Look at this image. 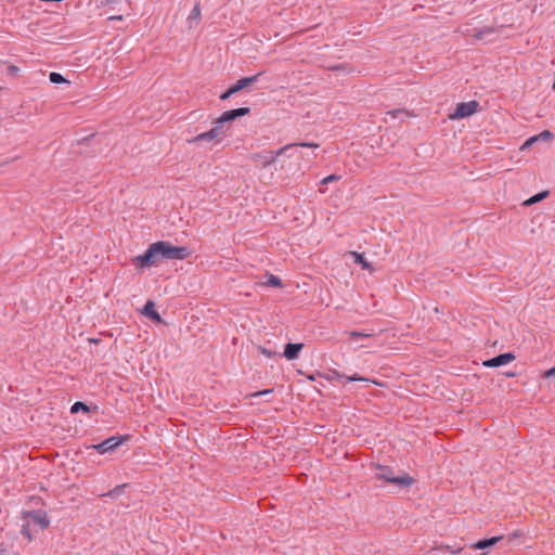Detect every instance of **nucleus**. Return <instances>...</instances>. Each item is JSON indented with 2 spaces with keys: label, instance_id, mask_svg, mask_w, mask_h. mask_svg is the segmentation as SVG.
<instances>
[{
  "label": "nucleus",
  "instance_id": "1",
  "mask_svg": "<svg viewBox=\"0 0 555 555\" xmlns=\"http://www.w3.org/2000/svg\"><path fill=\"white\" fill-rule=\"evenodd\" d=\"M160 247L159 242L151 244L143 255L132 259V263L140 270L157 264L163 259Z\"/></svg>",
  "mask_w": 555,
  "mask_h": 555
},
{
  "label": "nucleus",
  "instance_id": "2",
  "mask_svg": "<svg viewBox=\"0 0 555 555\" xmlns=\"http://www.w3.org/2000/svg\"><path fill=\"white\" fill-rule=\"evenodd\" d=\"M228 131H229V127H223L216 119L214 121V127L210 130L197 134L193 139L188 140V142L193 143V144L199 143V142H210L212 144H219L227 137Z\"/></svg>",
  "mask_w": 555,
  "mask_h": 555
},
{
  "label": "nucleus",
  "instance_id": "3",
  "mask_svg": "<svg viewBox=\"0 0 555 555\" xmlns=\"http://www.w3.org/2000/svg\"><path fill=\"white\" fill-rule=\"evenodd\" d=\"M297 145L305 146V147H312V149L319 147L318 143L287 144V145L281 147L280 150H278L274 154H273V152L256 153L251 156V159L256 163H260L263 167H267V166L272 165L275 162L278 156L283 155L286 151H288L289 149H293Z\"/></svg>",
  "mask_w": 555,
  "mask_h": 555
},
{
  "label": "nucleus",
  "instance_id": "4",
  "mask_svg": "<svg viewBox=\"0 0 555 555\" xmlns=\"http://www.w3.org/2000/svg\"><path fill=\"white\" fill-rule=\"evenodd\" d=\"M379 470L380 472L377 474V478L384 480L385 482L396 485L400 488L411 487L415 482L414 478L406 473L396 476L392 469L389 467H380Z\"/></svg>",
  "mask_w": 555,
  "mask_h": 555
},
{
  "label": "nucleus",
  "instance_id": "5",
  "mask_svg": "<svg viewBox=\"0 0 555 555\" xmlns=\"http://www.w3.org/2000/svg\"><path fill=\"white\" fill-rule=\"evenodd\" d=\"M159 244L163 245L162 256L163 259H185L189 257L190 251L184 246H172L170 243L165 241H159Z\"/></svg>",
  "mask_w": 555,
  "mask_h": 555
},
{
  "label": "nucleus",
  "instance_id": "6",
  "mask_svg": "<svg viewBox=\"0 0 555 555\" xmlns=\"http://www.w3.org/2000/svg\"><path fill=\"white\" fill-rule=\"evenodd\" d=\"M479 104L476 101L464 102L456 106L454 113L450 114V119H461L468 117L477 112Z\"/></svg>",
  "mask_w": 555,
  "mask_h": 555
},
{
  "label": "nucleus",
  "instance_id": "7",
  "mask_svg": "<svg viewBox=\"0 0 555 555\" xmlns=\"http://www.w3.org/2000/svg\"><path fill=\"white\" fill-rule=\"evenodd\" d=\"M128 440L127 436L124 437H109L106 440H104L101 443L92 446L93 449H95L100 454H104L108 451L115 450L117 447H119L124 441Z\"/></svg>",
  "mask_w": 555,
  "mask_h": 555
},
{
  "label": "nucleus",
  "instance_id": "8",
  "mask_svg": "<svg viewBox=\"0 0 555 555\" xmlns=\"http://www.w3.org/2000/svg\"><path fill=\"white\" fill-rule=\"evenodd\" d=\"M249 113H250V109L248 107H240V108H235V109H231V111H225L220 115V117L217 118V120L223 127L230 128V126H229L230 121H232L238 117L248 115Z\"/></svg>",
  "mask_w": 555,
  "mask_h": 555
},
{
  "label": "nucleus",
  "instance_id": "9",
  "mask_svg": "<svg viewBox=\"0 0 555 555\" xmlns=\"http://www.w3.org/2000/svg\"><path fill=\"white\" fill-rule=\"evenodd\" d=\"M249 113H250V109L248 107H240V108H235V109H231V111H225L220 115V117L217 118V120L223 127L230 128V126H229L230 121H232L238 117L248 115Z\"/></svg>",
  "mask_w": 555,
  "mask_h": 555
},
{
  "label": "nucleus",
  "instance_id": "10",
  "mask_svg": "<svg viewBox=\"0 0 555 555\" xmlns=\"http://www.w3.org/2000/svg\"><path fill=\"white\" fill-rule=\"evenodd\" d=\"M249 113H250V109L248 107H240V108H235V109H231V111H225L220 115V117L217 118V120L223 127L230 128V126H229L230 121H232L238 117L248 115Z\"/></svg>",
  "mask_w": 555,
  "mask_h": 555
},
{
  "label": "nucleus",
  "instance_id": "11",
  "mask_svg": "<svg viewBox=\"0 0 555 555\" xmlns=\"http://www.w3.org/2000/svg\"><path fill=\"white\" fill-rule=\"evenodd\" d=\"M25 519H29V522L38 525L41 529H46L50 525V520L47 513L43 511H31L24 514Z\"/></svg>",
  "mask_w": 555,
  "mask_h": 555
},
{
  "label": "nucleus",
  "instance_id": "12",
  "mask_svg": "<svg viewBox=\"0 0 555 555\" xmlns=\"http://www.w3.org/2000/svg\"><path fill=\"white\" fill-rule=\"evenodd\" d=\"M515 360V356L511 352L499 354L492 359H489L483 362V365L487 367H498L501 365H505Z\"/></svg>",
  "mask_w": 555,
  "mask_h": 555
},
{
  "label": "nucleus",
  "instance_id": "13",
  "mask_svg": "<svg viewBox=\"0 0 555 555\" xmlns=\"http://www.w3.org/2000/svg\"><path fill=\"white\" fill-rule=\"evenodd\" d=\"M142 313L150 318L151 320L157 322V323H162L163 320H162V317L159 315V313L155 310V304L152 301V300H147L144 308H143V311Z\"/></svg>",
  "mask_w": 555,
  "mask_h": 555
},
{
  "label": "nucleus",
  "instance_id": "14",
  "mask_svg": "<svg viewBox=\"0 0 555 555\" xmlns=\"http://www.w3.org/2000/svg\"><path fill=\"white\" fill-rule=\"evenodd\" d=\"M261 75V73L257 74V75H254V76H250V77H245V78H242L240 80L236 81L235 85L231 86L234 93H237L238 91L245 89L246 87L253 85L254 82H256L259 78V76Z\"/></svg>",
  "mask_w": 555,
  "mask_h": 555
},
{
  "label": "nucleus",
  "instance_id": "15",
  "mask_svg": "<svg viewBox=\"0 0 555 555\" xmlns=\"http://www.w3.org/2000/svg\"><path fill=\"white\" fill-rule=\"evenodd\" d=\"M304 348V344H287L284 349V357L288 360L298 358L299 351Z\"/></svg>",
  "mask_w": 555,
  "mask_h": 555
},
{
  "label": "nucleus",
  "instance_id": "16",
  "mask_svg": "<svg viewBox=\"0 0 555 555\" xmlns=\"http://www.w3.org/2000/svg\"><path fill=\"white\" fill-rule=\"evenodd\" d=\"M502 539H503V537L500 535V537H493V538H490V539L480 540V541L476 542L475 544H473L472 547L474 550H483V548L493 546L494 544H496Z\"/></svg>",
  "mask_w": 555,
  "mask_h": 555
},
{
  "label": "nucleus",
  "instance_id": "17",
  "mask_svg": "<svg viewBox=\"0 0 555 555\" xmlns=\"http://www.w3.org/2000/svg\"><path fill=\"white\" fill-rule=\"evenodd\" d=\"M201 20V8L199 4H195L193 10L191 11L189 17H188V24L189 28H193L197 25L198 21Z\"/></svg>",
  "mask_w": 555,
  "mask_h": 555
},
{
  "label": "nucleus",
  "instance_id": "18",
  "mask_svg": "<svg viewBox=\"0 0 555 555\" xmlns=\"http://www.w3.org/2000/svg\"><path fill=\"white\" fill-rule=\"evenodd\" d=\"M350 255L353 257L354 262L361 264L363 270L372 271L373 267L366 259L364 258L363 254H360L358 251H350Z\"/></svg>",
  "mask_w": 555,
  "mask_h": 555
},
{
  "label": "nucleus",
  "instance_id": "19",
  "mask_svg": "<svg viewBox=\"0 0 555 555\" xmlns=\"http://www.w3.org/2000/svg\"><path fill=\"white\" fill-rule=\"evenodd\" d=\"M547 194H548V193H547L546 191H545V192L538 193V194L533 195L532 197H530L529 199H527V201L524 203V205H526V206H530V205H532V204H535V203H538V202H540V201L544 199V198L547 196Z\"/></svg>",
  "mask_w": 555,
  "mask_h": 555
},
{
  "label": "nucleus",
  "instance_id": "20",
  "mask_svg": "<svg viewBox=\"0 0 555 555\" xmlns=\"http://www.w3.org/2000/svg\"><path fill=\"white\" fill-rule=\"evenodd\" d=\"M267 276L268 280L264 283L266 286L282 287V282L278 276L273 274H267Z\"/></svg>",
  "mask_w": 555,
  "mask_h": 555
},
{
  "label": "nucleus",
  "instance_id": "21",
  "mask_svg": "<svg viewBox=\"0 0 555 555\" xmlns=\"http://www.w3.org/2000/svg\"><path fill=\"white\" fill-rule=\"evenodd\" d=\"M533 138H537V141L542 140V141L550 142L554 139V134L548 130H544L540 134L534 135Z\"/></svg>",
  "mask_w": 555,
  "mask_h": 555
},
{
  "label": "nucleus",
  "instance_id": "22",
  "mask_svg": "<svg viewBox=\"0 0 555 555\" xmlns=\"http://www.w3.org/2000/svg\"><path fill=\"white\" fill-rule=\"evenodd\" d=\"M79 411H85V412H89V406L87 404H85L83 402H75L72 408H70V412L72 413H77Z\"/></svg>",
  "mask_w": 555,
  "mask_h": 555
},
{
  "label": "nucleus",
  "instance_id": "23",
  "mask_svg": "<svg viewBox=\"0 0 555 555\" xmlns=\"http://www.w3.org/2000/svg\"><path fill=\"white\" fill-rule=\"evenodd\" d=\"M49 79L52 83L68 82L61 74L54 72L49 75Z\"/></svg>",
  "mask_w": 555,
  "mask_h": 555
},
{
  "label": "nucleus",
  "instance_id": "24",
  "mask_svg": "<svg viewBox=\"0 0 555 555\" xmlns=\"http://www.w3.org/2000/svg\"><path fill=\"white\" fill-rule=\"evenodd\" d=\"M348 336L351 338V339H357V338H369V337H372L373 334L372 333H362V332H358V331H351V332H348Z\"/></svg>",
  "mask_w": 555,
  "mask_h": 555
},
{
  "label": "nucleus",
  "instance_id": "25",
  "mask_svg": "<svg viewBox=\"0 0 555 555\" xmlns=\"http://www.w3.org/2000/svg\"><path fill=\"white\" fill-rule=\"evenodd\" d=\"M387 115L391 116L392 118H398L400 117L401 115H405V116H412L406 109H393V111H389L387 112Z\"/></svg>",
  "mask_w": 555,
  "mask_h": 555
},
{
  "label": "nucleus",
  "instance_id": "26",
  "mask_svg": "<svg viewBox=\"0 0 555 555\" xmlns=\"http://www.w3.org/2000/svg\"><path fill=\"white\" fill-rule=\"evenodd\" d=\"M346 378H347V380H349V382L361 380V382H367V383H373V384H375V385H379L376 380H371V379H367V378L361 377V376H359L358 374H354V375H352V376H347Z\"/></svg>",
  "mask_w": 555,
  "mask_h": 555
},
{
  "label": "nucleus",
  "instance_id": "27",
  "mask_svg": "<svg viewBox=\"0 0 555 555\" xmlns=\"http://www.w3.org/2000/svg\"><path fill=\"white\" fill-rule=\"evenodd\" d=\"M340 180V176L338 175H330L321 180V184H328L332 182H336Z\"/></svg>",
  "mask_w": 555,
  "mask_h": 555
},
{
  "label": "nucleus",
  "instance_id": "28",
  "mask_svg": "<svg viewBox=\"0 0 555 555\" xmlns=\"http://www.w3.org/2000/svg\"><path fill=\"white\" fill-rule=\"evenodd\" d=\"M22 534L28 540V541H31L33 540V535H31V532H30V529H29V521L24 525L22 527V530H21Z\"/></svg>",
  "mask_w": 555,
  "mask_h": 555
},
{
  "label": "nucleus",
  "instance_id": "29",
  "mask_svg": "<svg viewBox=\"0 0 555 555\" xmlns=\"http://www.w3.org/2000/svg\"><path fill=\"white\" fill-rule=\"evenodd\" d=\"M535 142H537V138L531 137L521 145L520 150L525 151V150L529 149Z\"/></svg>",
  "mask_w": 555,
  "mask_h": 555
},
{
  "label": "nucleus",
  "instance_id": "30",
  "mask_svg": "<svg viewBox=\"0 0 555 555\" xmlns=\"http://www.w3.org/2000/svg\"><path fill=\"white\" fill-rule=\"evenodd\" d=\"M493 30H494L493 28H491V27H487V28H485L483 30H481V31H479V33L475 34V35H474V37H475L476 39H481V38H482V36H483L485 34H491V33H493Z\"/></svg>",
  "mask_w": 555,
  "mask_h": 555
},
{
  "label": "nucleus",
  "instance_id": "31",
  "mask_svg": "<svg viewBox=\"0 0 555 555\" xmlns=\"http://www.w3.org/2000/svg\"><path fill=\"white\" fill-rule=\"evenodd\" d=\"M18 72H20V68L17 66H15V65H9L8 68H7L8 75L14 76V75H17Z\"/></svg>",
  "mask_w": 555,
  "mask_h": 555
},
{
  "label": "nucleus",
  "instance_id": "32",
  "mask_svg": "<svg viewBox=\"0 0 555 555\" xmlns=\"http://www.w3.org/2000/svg\"><path fill=\"white\" fill-rule=\"evenodd\" d=\"M235 94L232 87H230L227 91H224L221 95H220V99L221 100H228L231 95Z\"/></svg>",
  "mask_w": 555,
  "mask_h": 555
},
{
  "label": "nucleus",
  "instance_id": "33",
  "mask_svg": "<svg viewBox=\"0 0 555 555\" xmlns=\"http://www.w3.org/2000/svg\"><path fill=\"white\" fill-rule=\"evenodd\" d=\"M259 351H260L263 356H266V357H268V358H271V357H273V356L275 354V352H273V351H271V350H268V349H266L264 347H259Z\"/></svg>",
  "mask_w": 555,
  "mask_h": 555
},
{
  "label": "nucleus",
  "instance_id": "34",
  "mask_svg": "<svg viewBox=\"0 0 555 555\" xmlns=\"http://www.w3.org/2000/svg\"><path fill=\"white\" fill-rule=\"evenodd\" d=\"M552 376H555V366L543 373L544 378H550Z\"/></svg>",
  "mask_w": 555,
  "mask_h": 555
},
{
  "label": "nucleus",
  "instance_id": "35",
  "mask_svg": "<svg viewBox=\"0 0 555 555\" xmlns=\"http://www.w3.org/2000/svg\"><path fill=\"white\" fill-rule=\"evenodd\" d=\"M271 392V390L267 389V390H263V391H258V392H255L251 395V397H259V396H262V395H267Z\"/></svg>",
  "mask_w": 555,
  "mask_h": 555
},
{
  "label": "nucleus",
  "instance_id": "36",
  "mask_svg": "<svg viewBox=\"0 0 555 555\" xmlns=\"http://www.w3.org/2000/svg\"><path fill=\"white\" fill-rule=\"evenodd\" d=\"M108 20L111 21H121L122 20V16L121 15H116V16H111Z\"/></svg>",
  "mask_w": 555,
  "mask_h": 555
},
{
  "label": "nucleus",
  "instance_id": "37",
  "mask_svg": "<svg viewBox=\"0 0 555 555\" xmlns=\"http://www.w3.org/2000/svg\"><path fill=\"white\" fill-rule=\"evenodd\" d=\"M461 551H462V547H459V550H457V551H452V552H453V553H459V552H461Z\"/></svg>",
  "mask_w": 555,
  "mask_h": 555
}]
</instances>
